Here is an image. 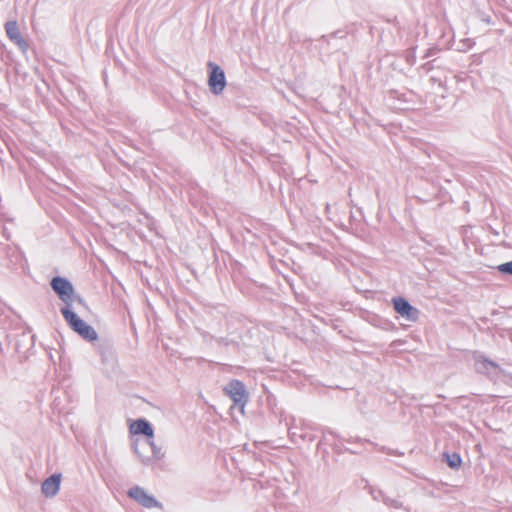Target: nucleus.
<instances>
[{
	"mask_svg": "<svg viewBox=\"0 0 512 512\" xmlns=\"http://www.w3.org/2000/svg\"><path fill=\"white\" fill-rule=\"evenodd\" d=\"M61 313L70 326V328L80 335L84 340L93 342L98 339V334L96 330L87 324L84 320H82L74 311L73 308L69 309V307H62Z\"/></svg>",
	"mask_w": 512,
	"mask_h": 512,
	"instance_id": "obj_1",
	"label": "nucleus"
},
{
	"mask_svg": "<svg viewBox=\"0 0 512 512\" xmlns=\"http://www.w3.org/2000/svg\"><path fill=\"white\" fill-rule=\"evenodd\" d=\"M51 287L64 303L63 307L73 308L74 303L83 304L82 299L75 294L72 284L65 278L54 277L51 280Z\"/></svg>",
	"mask_w": 512,
	"mask_h": 512,
	"instance_id": "obj_2",
	"label": "nucleus"
},
{
	"mask_svg": "<svg viewBox=\"0 0 512 512\" xmlns=\"http://www.w3.org/2000/svg\"><path fill=\"white\" fill-rule=\"evenodd\" d=\"M127 495L143 508L163 510V504L158 501L153 494L149 493L141 486L136 485L131 487Z\"/></svg>",
	"mask_w": 512,
	"mask_h": 512,
	"instance_id": "obj_3",
	"label": "nucleus"
},
{
	"mask_svg": "<svg viewBox=\"0 0 512 512\" xmlns=\"http://www.w3.org/2000/svg\"><path fill=\"white\" fill-rule=\"evenodd\" d=\"M224 391L235 405H239L240 412L243 414L248 400V392L244 384L238 380H233L225 386Z\"/></svg>",
	"mask_w": 512,
	"mask_h": 512,
	"instance_id": "obj_4",
	"label": "nucleus"
},
{
	"mask_svg": "<svg viewBox=\"0 0 512 512\" xmlns=\"http://www.w3.org/2000/svg\"><path fill=\"white\" fill-rule=\"evenodd\" d=\"M208 67L210 69L208 86L213 94L219 95L226 87L225 73L220 66L213 62H209Z\"/></svg>",
	"mask_w": 512,
	"mask_h": 512,
	"instance_id": "obj_5",
	"label": "nucleus"
},
{
	"mask_svg": "<svg viewBox=\"0 0 512 512\" xmlns=\"http://www.w3.org/2000/svg\"><path fill=\"white\" fill-rule=\"evenodd\" d=\"M147 445L150 446L152 455H146L138 447L137 441L134 442L133 451L136 454L138 460L141 464L145 466H151L154 462L159 461L164 458L165 453L162 448L158 446L152 439H147Z\"/></svg>",
	"mask_w": 512,
	"mask_h": 512,
	"instance_id": "obj_6",
	"label": "nucleus"
},
{
	"mask_svg": "<svg viewBox=\"0 0 512 512\" xmlns=\"http://www.w3.org/2000/svg\"><path fill=\"white\" fill-rule=\"evenodd\" d=\"M5 32L7 37L22 51L26 52L28 43L22 37L16 21H8L5 24Z\"/></svg>",
	"mask_w": 512,
	"mask_h": 512,
	"instance_id": "obj_7",
	"label": "nucleus"
},
{
	"mask_svg": "<svg viewBox=\"0 0 512 512\" xmlns=\"http://www.w3.org/2000/svg\"><path fill=\"white\" fill-rule=\"evenodd\" d=\"M393 305L395 311L408 321H416L418 317V310L411 306L404 298H394Z\"/></svg>",
	"mask_w": 512,
	"mask_h": 512,
	"instance_id": "obj_8",
	"label": "nucleus"
},
{
	"mask_svg": "<svg viewBox=\"0 0 512 512\" xmlns=\"http://www.w3.org/2000/svg\"><path fill=\"white\" fill-rule=\"evenodd\" d=\"M60 484L61 475L53 474L42 483L41 491L45 497L52 498L58 494Z\"/></svg>",
	"mask_w": 512,
	"mask_h": 512,
	"instance_id": "obj_9",
	"label": "nucleus"
},
{
	"mask_svg": "<svg viewBox=\"0 0 512 512\" xmlns=\"http://www.w3.org/2000/svg\"><path fill=\"white\" fill-rule=\"evenodd\" d=\"M130 432L134 435H145L148 439L154 437V430L151 424L145 419H138L130 425Z\"/></svg>",
	"mask_w": 512,
	"mask_h": 512,
	"instance_id": "obj_10",
	"label": "nucleus"
},
{
	"mask_svg": "<svg viewBox=\"0 0 512 512\" xmlns=\"http://www.w3.org/2000/svg\"><path fill=\"white\" fill-rule=\"evenodd\" d=\"M497 365L483 357H480L475 362V369L479 373H491L496 370Z\"/></svg>",
	"mask_w": 512,
	"mask_h": 512,
	"instance_id": "obj_11",
	"label": "nucleus"
},
{
	"mask_svg": "<svg viewBox=\"0 0 512 512\" xmlns=\"http://www.w3.org/2000/svg\"><path fill=\"white\" fill-rule=\"evenodd\" d=\"M447 464L452 469H457L461 465V458L458 454H445Z\"/></svg>",
	"mask_w": 512,
	"mask_h": 512,
	"instance_id": "obj_12",
	"label": "nucleus"
},
{
	"mask_svg": "<svg viewBox=\"0 0 512 512\" xmlns=\"http://www.w3.org/2000/svg\"><path fill=\"white\" fill-rule=\"evenodd\" d=\"M498 270L502 273L512 274V261L499 265Z\"/></svg>",
	"mask_w": 512,
	"mask_h": 512,
	"instance_id": "obj_13",
	"label": "nucleus"
}]
</instances>
